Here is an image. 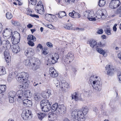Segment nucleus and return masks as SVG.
<instances>
[{
  "label": "nucleus",
  "instance_id": "e2e57ef3",
  "mask_svg": "<svg viewBox=\"0 0 121 121\" xmlns=\"http://www.w3.org/2000/svg\"><path fill=\"white\" fill-rule=\"evenodd\" d=\"M37 47L39 48L40 49H41L43 48V47L41 44H39L38 45Z\"/></svg>",
  "mask_w": 121,
  "mask_h": 121
},
{
  "label": "nucleus",
  "instance_id": "ea45409f",
  "mask_svg": "<svg viewBox=\"0 0 121 121\" xmlns=\"http://www.w3.org/2000/svg\"><path fill=\"white\" fill-rule=\"evenodd\" d=\"M53 81L56 87L58 88L60 86V83L59 80L58 79H55Z\"/></svg>",
  "mask_w": 121,
  "mask_h": 121
},
{
  "label": "nucleus",
  "instance_id": "a211bd4d",
  "mask_svg": "<svg viewBox=\"0 0 121 121\" xmlns=\"http://www.w3.org/2000/svg\"><path fill=\"white\" fill-rule=\"evenodd\" d=\"M59 57L58 55L56 53H55L52 55L50 56V59L53 64L57 62Z\"/></svg>",
  "mask_w": 121,
  "mask_h": 121
},
{
  "label": "nucleus",
  "instance_id": "58836bf2",
  "mask_svg": "<svg viewBox=\"0 0 121 121\" xmlns=\"http://www.w3.org/2000/svg\"><path fill=\"white\" fill-rule=\"evenodd\" d=\"M104 31L108 35H110L111 34L110 28L109 26H108L104 30Z\"/></svg>",
  "mask_w": 121,
  "mask_h": 121
},
{
  "label": "nucleus",
  "instance_id": "680f3d73",
  "mask_svg": "<svg viewBox=\"0 0 121 121\" xmlns=\"http://www.w3.org/2000/svg\"><path fill=\"white\" fill-rule=\"evenodd\" d=\"M14 76V74L13 73H11L9 74V77H11V78H13Z\"/></svg>",
  "mask_w": 121,
  "mask_h": 121
},
{
  "label": "nucleus",
  "instance_id": "6e6552de",
  "mask_svg": "<svg viewBox=\"0 0 121 121\" xmlns=\"http://www.w3.org/2000/svg\"><path fill=\"white\" fill-rule=\"evenodd\" d=\"M65 107L63 104L58 105L57 103L52 105V109L53 111H57L60 113H62L64 111V109Z\"/></svg>",
  "mask_w": 121,
  "mask_h": 121
},
{
  "label": "nucleus",
  "instance_id": "9d476101",
  "mask_svg": "<svg viewBox=\"0 0 121 121\" xmlns=\"http://www.w3.org/2000/svg\"><path fill=\"white\" fill-rule=\"evenodd\" d=\"M32 115L31 111L28 110L23 111L21 114L22 118L25 120L31 119L32 117Z\"/></svg>",
  "mask_w": 121,
  "mask_h": 121
},
{
  "label": "nucleus",
  "instance_id": "79ce46f5",
  "mask_svg": "<svg viewBox=\"0 0 121 121\" xmlns=\"http://www.w3.org/2000/svg\"><path fill=\"white\" fill-rule=\"evenodd\" d=\"M115 13L119 14V17H121V5L120 7L117 9L115 12Z\"/></svg>",
  "mask_w": 121,
  "mask_h": 121
},
{
  "label": "nucleus",
  "instance_id": "13d9d810",
  "mask_svg": "<svg viewBox=\"0 0 121 121\" xmlns=\"http://www.w3.org/2000/svg\"><path fill=\"white\" fill-rule=\"evenodd\" d=\"M74 13L73 12V10L72 11V12H70L69 14V16L73 18H74Z\"/></svg>",
  "mask_w": 121,
  "mask_h": 121
},
{
  "label": "nucleus",
  "instance_id": "09e8293b",
  "mask_svg": "<svg viewBox=\"0 0 121 121\" xmlns=\"http://www.w3.org/2000/svg\"><path fill=\"white\" fill-rule=\"evenodd\" d=\"M118 78L119 79V82L121 83V73L120 72H119L118 73Z\"/></svg>",
  "mask_w": 121,
  "mask_h": 121
},
{
  "label": "nucleus",
  "instance_id": "c9c22d12",
  "mask_svg": "<svg viewBox=\"0 0 121 121\" xmlns=\"http://www.w3.org/2000/svg\"><path fill=\"white\" fill-rule=\"evenodd\" d=\"M6 86L5 85H0V93L4 92L5 91Z\"/></svg>",
  "mask_w": 121,
  "mask_h": 121
},
{
  "label": "nucleus",
  "instance_id": "ddd939ff",
  "mask_svg": "<svg viewBox=\"0 0 121 121\" xmlns=\"http://www.w3.org/2000/svg\"><path fill=\"white\" fill-rule=\"evenodd\" d=\"M40 64L41 62L38 59L35 58L32 63V69L33 70H36L39 68Z\"/></svg>",
  "mask_w": 121,
  "mask_h": 121
},
{
  "label": "nucleus",
  "instance_id": "e433bc0d",
  "mask_svg": "<svg viewBox=\"0 0 121 121\" xmlns=\"http://www.w3.org/2000/svg\"><path fill=\"white\" fill-rule=\"evenodd\" d=\"M6 73V72L4 67H2L0 68V75L4 74Z\"/></svg>",
  "mask_w": 121,
  "mask_h": 121
},
{
  "label": "nucleus",
  "instance_id": "473e14b6",
  "mask_svg": "<svg viewBox=\"0 0 121 121\" xmlns=\"http://www.w3.org/2000/svg\"><path fill=\"white\" fill-rule=\"evenodd\" d=\"M88 108L87 106H84L82 108V112L85 115H86L88 112Z\"/></svg>",
  "mask_w": 121,
  "mask_h": 121
},
{
  "label": "nucleus",
  "instance_id": "412c9836",
  "mask_svg": "<svg viewBox=\"0 0 121 121\" xmlns=\"http://www.w3.org/2000/svg\"><path fill=\"white\" fill-rule=\"evenodd\" d=\"M24 53L26 56L30 57L33 55V50L31 48H28L25 50Z\"/></svg>",
  "mask_w": 121,
  "mask_h": 121
},
{
  "label": "nucleus",
  "instance_id": "774afa93",
  "mask_svg": "<svg viewBox=\"0 0 121 121\" xmlns=\"http://www.w3.org/2000/svg\"><path fill=\"white\" fill-rule=\"evenodd\" d=\"M13 78H11V77H9L8 78V81L9 82H10L11 80Z\"/></svg>",
  "mask_w": 121,
  "mask_h": 121
},
{
  "label": "nucleus",
  "instance_id": "69168bd1",
  "mask_svg": "<svg viewBox=\"0 0 121 121\" xmlns=\"http://www.w3.org/2000/svg\"><path fill=\"white\" fill-rule=\"evenodd\" d=\"M18 87L19 89H21L22 88H24L25 87H24V85H19L18 86Z\"/></svg>",
  "mask_w": 121,
  "mask_h": 121
},
{
  "label": "nucleus",
  "instance_id": "bb28decb",
  "mask_svg": "<svg viewBox=\"0 0 121 121\" xmlns=\"http://www.w3.org/2000/svg\"><path fill=\"white\" fill-rule=\"evenodd\" d=\"M106 12H101V15H98L97 16H95V18L96 19V21L101 18L102 19H104L106 17Z\"/></svg>",
  "mask_w": 121,
  "mask_h": 121
},
{
  "label": "nucleus",
  "instance_id": "f704fd0d",
  "mask_svg": "<svg viewBox=\"0 0 121 121\" xmlns=\"http://www.w3.org/2000/svg\"><path fill=\"white\" fill-rule=\"evenodd\" d=\"M23 63L26 66H29L31 64L30 60L28 59L24 60Z\"/></svg>",
  "mask_w": 121,
  "mask_h": 121
},
{
  "label": "nucleus",
  "instance_id": "8fccbe9b",
  "mask_svg": "<svg viewBox=\"0 0 121 121\" xmlns=\"http://www.w3.org/2000/svg\"><path fill=\"white\" fill-rule=\"evenodd\" d=\"M103 32V31L102 29H99L97 31V33L99 34H101Z\"/></svg>",
  "mask_w": 121,
  "mask_h": 121
},
{
  "label": "nucleus",
  "instance_id": "7c9ffc66",
  "mask_svg": "<svg viewBox=\"0 0 121 121\" xmlns=\"http://www.w3.org/2000/svg\"><path fill=\"white\" fill-rule=\"evenodd\" d=\"M27 39L28 41H35L36 40L35 36L32 35H28L27 37Z\"/></svg>",
  "mask_w": 121,
  "mask_h": 121
},
{
  "label": "nucleus",
  "instance_id": "a19ab883",
  "mask_svg": "<svg viewBox=\"0 0 121 121\" xmlns=\"http://www.w3.org/2000/svg\"><path fill=\"white\" fill-rule=\"evenodd\" d=\"M105 1L104 0H99V5L100 7H103L105 4Z\"/></svg>",
  "mask_w": 121,
  "mask_h": 121
},
{
  "label": "nucleus",
  "instance_id": "6ab92c4d",
  "mask_svg": "<svg viewBox=\"0 0 121 121\" xmlns=\"http://www.w3.org/2000/svg\"><path fill=\"white\" fill-rule=\"evenodd\" d=\"M106 70H107V73L108 75H111L113 73L114 69L112 66L107 65L105 67Z\"/></svg>",
  "mask_w": 121,
  "mask_h": 121
},
{
  "label": "nucleus",
  "instance_id": "72a5a7b5",
  "mask_svg": "<svg viewBox=\"0 0 121 121\" xmlns=\"http://www.w3.org/2000/svg\"><path fill=\"white\" fill-rule=\"evenodd\" d=\"M37 115L38 118L42 120L45 116L46 114L45 113H37Z\"/></svg>",
  "mask_w": 121,
  "mask_h": 121
},
{
  "label": "nucleus",
  "instance_id": "4d7b16f0",
  "mask_svg": "<svg viewBox=\"0 0 121 121\" xmlns=\"http://www.w3.org/2000/svg\"><path fill=\"white\" fill-rule=\"evenodd\" d=\"M42 52L43 54L44 55H46L48 53L47 50L46 49H44L42 51Z\"/></svg>",
  "mask_w": 121,
  "mask_h": 121
},
{
  "label": "nucleus",
  "instance_id": "0e129e2a",
  "mask_svg": "<svg viewBox=\"0 0 121 121\" xmlns=\"http://www.w3.org/2000/svg\"><path fill=\"white\" fill-rule=\"evenodd\" d=\"M33 26V25L31 24H29L27 26V27L28 28H30L32 27Z\"/></svg>",
  "mask_w": 121,
  "mask_h": 121
},
{
  "label": "nucleus",
  "instance_id": "a878e982",
  "mask_svg": "<svg viewBox=\"0 0 121 121\" xmlns=\"http://www.w3.org/2000/svg\"><path fill=\"white\" fill-rule=\"evenodd\" d=\"M51 94L50 91L48 90L45 91H43L41 93V95L44 98H47Z\"/></svg>",
  "mask_w": 121,
  "mask_h": 121
},
{
  "label": "nucleus",
  "instance_id": "f257e3e1",
  "mask_svg": "<svg viewBox=\"0 0 121 121\" xmlns=\"http://www.w3.org/2000/svg\"><path fill=\"white\" fill-rule=\"evenodd\" d=\"M30 92L29 91H24L22 90H18L17 92V96L18 99L23 100V104L26 106L30 107L32 106V103L31 101L27 99L30 96L32 95H30Z\"/></svg>",
  "mask_w": 121,
  "mask_h": 121
},
{
  "label": "nucleus",
  "instance_id": "5701e85b",
  "mask_svg": "<svg viewBox=\"0 0 121 121\" xmlns=\"http://www.w3.org/2000/svg\"><path fill=\"white\" fill-rule=\"evenodd\" d=\"M11 49L12 52L15 54H16L20 50V49L17 44L12 45Z\"/></svg>",
  "mask_w": 121,
  "mask_h": 121
},
{
  "label": "nucleus",
  "instance_id": "603ef678",
  "mask_svg": "<svg viewBox=\"0 0 121 121\" xmlns=\"http://www.w3.org/2000/svg\"><path fill=\"white\" fill-rule=\"evenodd\" d=\"M32 13V11L30 9H27L26 13L27 15H29L30 16V15L32 14H31Z\"/></svg>",
  "mask_w": 121,
  "mask_h": 121
},
{
  "label": "nucleus",
  "instance_id": "5fc2aeb1",
  "mask_svg": "<svg viewBox=\"0 0 121 121\" xmlns=\"http://www.w3.org/2000/svg\"><path fill=\"white\" fill-rule=\"evenodd\" d=\"M9 98V101L10 103H12L14 101V97H10L8 96Z\"/></svg>",
  "mask_w": 121,
  "mask_h": 121
},
{
  "label": "nucleus",
  "instance_id": "338daca9",
  "mask_svg": "<svg viewBox=\"0 0 121 121\" xmlns=\"http://www.w3.org/2000/svg\"><path fill=\"white\" fill-rule=\"evenodd\" d=\"M118 57L121 60V53H119L118 55Z\"/></svg>",
  "mask_w": 121,
  "mask_h": 121
},
{
  "label": "nucleus",
  "instance_id": "7ed1b4c3",
  "mask_svg": "<svg viewBox=\"0 0 121 121\" xmlns=\"http://www.w3.org/2000/svg\"><path fill=\"white\" fill-rule=\"evenodd\" d=\"M17 77L16 79L17 81L21 82H24L23 83V85H24V88H27L28 87V84L26 81V78H28L29 77V75L27 73L25 72H22L20 73H18L16 76Z\"/></svg>",
  "mask_w": 121,
  "mask_h": 121
},
{
  "label": "nucleus",
  "instance_id": "c756f323",
  "mask_svg": "<svg viewBox=\"0 0 121 121\" xmlns=\"http://www.w3.org/2000/svg\"><path fill=\"white\" fill-rule=\"evenodd\" d=\"M63 27L67 30L71 29L72 28V24L71 23L64 24Z\"/></svg>",
  "mask_w": 121,
  "mask_h": 121
},
{
  "label": "nucleus",
  "instance_id": "9b49d317",
  "mask_svg": "<svg viewBox=\"0 0 121 121\" xmlns=\"http://www.w3.org/2000/svg\"><path fill=\"white\" fill-rule=\"evenodd\" d=\"M14 35L12 36L11 38V41L13 44L15 45L19 42L20 39V34L16 31L14 32Z\"/></svg>",
  "mask_w": 121,
  "mask_h": 121
},
{
  "label": "nucleus",
  "instance_id": "c03bdc74",
  "mask_svg": "<svg viewBox=\"0 0 121 121\" xmlns=\"http://www.w3.org/2000/svg\"><path fill=\"white\" fill-rule=\"evenodd\" d=\"M6 17L8 19H10L12 18L13 16L10 13L8 12L6 13Z\"/></svg>",
  "mask_w": 121,
  "mask_h": 121
},
{
  "label": "nucleus",
  "instance_id": "cd10ccee",
  "mask_svg": "<svg viewBox=\"0 0 121 121\" xmlns=\"http://www.w3.org/2000/svg\"><path fill=\"white\" fill-rule=\"evenodd\" d=\"M34 99L37 101H39L41 99L40 95L39 93H36L34 95Z\"/></svg>",
  "mask_w": 121,
  "mask_h": 121
},
{
  "label": "nucleus",
  "instance_id": "de8ad7c7",
  "mask_svg": "<svg viewBox=\"0 0 121 121\" xmlns=\"http://www.w3.org/2000/svg\"><path fill=\"white\" fill-rule=\"evenodd\" d=\"M37 1L36 0H30L29 1V3L33 5H35Z\"/></svg>",
  "mask_w": 121,
  "mask_h": 121
},
{
  "label": "nucleus",
  "instance_id": "052dcab7",
  "mask_svg": "<svg viewBox=\"0 0 121 121\" xmlns=\"http://www.w3.org/2000/svg\"><path fill=\"white\" fill-rule=\"evenodd\" d=\"M64 48L60 47L59 48V51L61 52H63L64 51Z\"/></svg>",
  "mask_w": 121,
  "mask_h": 121
},
{
  "label": "nucleus",
  "instance_id": "2eb2a0df",
  "mask_svg": "<svg viewBox=\"0 0 121 121\" xmlns=\"http://www.w3.org/2000/svg\"><path fill=\"white\" fill-rule=\"evenodd\" d=\"M74 58L73 54L71 52H69L65 56V58L64 59L65 61L68 63H70L73 61Z\"/></svg>",
  "mask_w": 121,
  "mask_h": 121
},
{
  "label": "nucleus",
  "instance_id": "864d4df0",
  "mask_svg": "<svg viewBox=\"0 0 121 121\" xmlns=\"http://www.w3.org/2000/svg\"><path fill=\"white\" fill-rule=\"evenodd\" d=\"M45 26L46 27H48V28L52 29H53L54 28V27L51 24H47Z\"/></svg>",
  "mask_w": 121,
  "mask_h": 121
},
{
  "label": "nucleus",
  "instance_id": "f03ea898",
  "mask_svg": "<svg viewBox=\"0 0 121 121\" xmlns=\"http://www.w3.org/2000/svg\"><path fill=\"white\" fill-rule=\"evenodd\" d=\"M89 81L94 89L99 91L101 90L102 83L99 78L98 77L93 76L90 77Z\"/></svg>",
  "mask_w": 121,
  "mask_h": 121
},
{
  "label": "nucleus",
  "instance_id": "49530a36",
  "mask_svg": "<svg viewBox=\"0 0 121 121\" xmlns=\"http://www.w3.org/2000/svg\"><path fill=\"white\" fill-rule=\"evenodd\" d=\"M73 12L74 13V18L75 17H77L78 18H80L81 16L80 14L74 10H73Z\"/></svg>",
  "mask_w": 121,
  "mask_h": 121
},
{
  "label": "nucleus",
  "instance_id": "bf43d9fd",
  "mask_svg": "<svg viewBox=\"0 0 121 121\" xmlns=\"http://www.w3.org/2000/svg\"><path fill=\"white\" fill-rule=\"evenodd\" d=\"M30 16L32 17H36L37 18H39V17L38 16L35 14H30Z\"/></svg>",
  "mask_w": 121,
  "mask_h": 121
},
{
  "label": "nucleus",
  "instance_id": "37998d69",
  "mask_svg": "<svg viewBox=\"0 0 121 121\" xmlns=\"http://www.w3.org/2000/svg\"><path fill=\"white\" fill-rule=\"evenodd\" d=\"M97 51L100 53L101 54L104 55L105 54V51L103 49L101 48H97Z\"/></svg>",
  "mask_w": 121,
  "mask_h": 121
},
{
  "label": "nucleus",
  "instance_id": "423d86ee",
  "mask_svg": "<svg viewBox=\"0 0 121 121\" xmlns=\"http://www.w3.org/2000/svg\"><path fill=\"white\" fill-rule=\"evenodd\" d=\"M87 43L89 44L91 47L93 48L104 47L106 45L105 43H101L100 42L97 43L95 40L92 39L89 40Z\"/></svg>",
  "mask_w": 121,
  "mask_h": 121
},
{
  "label": "nucleus",
  "instance_id": "0eeeda50",
  "mask_svg": "<svg viewBox=\"0 0 121 121\" xmlns=\"http://www.w3.org/2000/svg\"><path fill=\"white\" fill-rule=\"evenodd\" d=\"M83 15L85 17H87L90 21H96V19L95 18V16L93 11L89 10L85 11L83 13Z\"/></svg>",
  "mask_w": 121,
  "mask_h": 121
},
{
  "label": "nucleus",
  "instance_id": "4c0bfd02",
  "mask_svg": "<svg viewBox=\"0 0 121 121\" xmlns=\"http://www.w3.org/2000/svg\"><path fill=\"white\" fill-rule=\"evenodd\" d=\"M16 94V92L14 91H10L8 93V96L14 97Z\"/></svg>",
  "mask_w": 121,
  "mask_h": 121
},
{
  "label": "nucleus",
  "instance_id": "aec40b11",
  "mask_svg": "<svg viewBox=\"0 0 121 121\" xmlns=\"http://www.w3.org/2000/svg\"><path fill=\"white\" fill-rule=\"evenodd\" d=\"M49 72L51 76L53 78L56 77L58 75V74L53 68L50 69Z\"/></svg>",
  "mask_w": 121,
  "mask_h": 121
},
{
  "label": "nucleus",
  "instance_id": "3c124183",
  "mask_svg": "<svg viewBox=\"0 0 121 121\" xmlns=\"http://www.w3.org/2000/svg\"><path fill=\"white\" fill-rule=\"evenodd\" d=\"M33 41H28V43L30 46H32L34 45V43H33Z\"/></svg>",
  "mask_w": 121,
  "mask_h": 121
},
{
  "label": "nucleus",
  "instance_id": "dca6fc26",
  "mask_svg": "<svg viewBox=\"0 0 121 121\" xmlns=\"http://www.w3.org/2000/svg\"><path fill=\"white\" fill-rule=\"evenodd\" d=\"M62 91L67 90L69 87L68 83L65 81H62L60 82L59 87Z\"/></svg>",
  "mask_w": 121,
  "mask_h": 121
},
{
  "label": "nucleus",
  "instance_id": "4468645a",
  "mask_svg": "<svg viewBox=\"0 0 121 121\" xmlns=\"http://www.w3.org/2000/svg\"><path fill=\"white\" fill-rule=\"evenodd\" d=\"M121 3L119 0H112L110 2L109 6L112 9L117 8L121 4Z\"/></svg>",
  "mask_w": 121,
  "mask_h": 121
},
{
  "label": "nucleus",
  "instance_id": "b1692460",
  "mask_svg": "<svg viewBox=\"0 0 121 121\" xmlns=\"http://www.w3.org/2000/svg\"><path fill=\"white\" fill-rule=\"evenodd\" d=\"M57 116L55 113H49L48 114V118L49 120L54 121L57 119Z\"/></svg>",
  "mask_w": 121,
  "mask_h": 121
},
{
  "label": "nucleus",
  "instance_id": "4be33fe9",
  "mask_svg": "<svg viewBox=\"0 0 121 121\" xmlns=\"http://www.w3.org/2000/svg\"><path fill=\"white\" fill-rule=\"evenodd\" d=\"M3 47L7 49L11 47V45L9 41L8 40H4L2 42Z\"/></svg>",
  "mask_w": 121,
  "mask_h": 121
},
{
  "label": "nucleus",
  "instance_id": "a18cd8bd",
  "mask_svg": "<svg viewBox=\"0 0 121 121\" xmlns=\"http://www.w3.org/2000/svg\"><path fill=\"white\" fill-rule=\"evenodd\" d=\"M11 22L15 26H18L20 25V24L19 22L17 21H14L13 20H11Z\"/></svg>",
  "mask_w": 121,
  "mask_h": 121
},
{
  "label": "nucleus",
  "instance_id": "f3484780",
  "mask_svg": "<svg viewBox=\"0 0 121 121\" xmlns=\"http://www.w3.org/2000/svg\"><path fill=\"white\" fill-rule=\"evenodd\" d=\"M5 60L7 63H9L11 61V56L8 49H6L4 52Z\"/></svg>",
  "mask_w": 121,
  "mask_h": 121
},
{
  "label": "nucleus",
  "instance_id": "c85d7f7f",
  "mask_svg": "<svg viewBox=\"0 0 121 121\" xmlns=\"http://www.w3.org/2000/svg\"><path fill=\"white\" fill-rule=\"evenodd\" d=\"M65 12L64 11H60L58 14H56V15L57 16L60 18H62L66 15Z\"/></svg>",
  "mask_w": 121,
  "mask_h": 121
},
{
  "label": "nucleus",
  "instance_id": "2f4dec72",
  "mask_svg": "<svg viewBox=\"0 0 121 121\" xmlns=\"http://www.w3.org/2000/svg\"><path fill=\"white\" fill-rule=\"evenodd\" d=\"M72 97V99H74L76 101H77L78 99V94L76 92H75L71 96Z\"/></svg>",
  "mask_w": 121,
  "mask_h": 121
},
{
  "label": "nucleus",
  "instance_id": "39448f33",
  "mask_svg": "<svg viewBox=\"0 0 121 121\" xmlns=\"http://www.w3.org/2000/svg\"><path fill=\"white\" fill-rule=\"evenodd\" d=\"M51 103L49 102L47 100L43 99L40 102L41 108L42 110L44 112H47L51 108Z\"/></svg>",
  "mask_w": 121,
  "mask_h": 121
},
{
  "label": "nucleus",
  "instance_id": "6e6d98bb",
  "mask_svg": "<svg viewBox=\"0 0 121 121\" xmlns=\"http://www.w3.org/2000/svg\"><path fill=\"white\" fill-rule=\"evenodd\" d=\"M46 44L48 47L50 48H52L53 47L52 44L50 42H48Z\"/></svg>",
  "mask_w": 121,
  "mask_h": 121
},
{
  "label": "nucleus",
  "instance_id": "f8f14e48",
  "mask_svg": "<svg viewBox=\"0 0 121 121\" xmlns=\"http://www.w3.org/2000/svg\"><path fill=\"white\" fill-rule=\"evenodd\" d=\"M36 12L41 14H42L44 13V10L43 6L41 2L40 1L39 2L35 8Z\"/></svg>",
  "mask_w": 121,
  "mask_h": 121
},
{
  "label": "nucleus",
  "instance_id": "1a4fd4ad",
  "mask_svg": "<svg viewBox=\"0 0 121 121\" xmlns=\"http://www.w3.org/2000/svg\"><path fill=\"white\" fill-rule=\"evenodd\" d=\"M2 34L4 38L6 39H10L13 35L12 30L9 28H6L4 30Z\"/></svg>",
  "mask_w": 121,
  "mask_h": 121
},
{
  "label": "nucleus",
  "instance_id": "20e7f679",
  "mask_svg": "<svg viewBox=\"0 0 121 121\" xmlns=\"http://www.w3.org/2000/svg\"><path fill=\"white\" fill-rule=\"evenodd\" d=\"M72 116L73 118L78 121H84L85 119V115L82 111L75 110L72 113Z\"/></svg>",
  "mask_w": 121,
  "mask_h": 121
},
{
  "label": "nucleus",
  "instance_id": "393cba45",
  "mask_svg": "<svg viewBox=\"0 0 121 121\" xmlns=\"http://www.w3.org/2000/svg\"><path fill=\"white\" fill-rule=\"evenodd\" d=\"M75 0H63L61 2L62 5H66L69 4H72L75 3Z\"/></svg>",
  "mask_w": 121,
  "mask_h": 121
}]
</instances>
